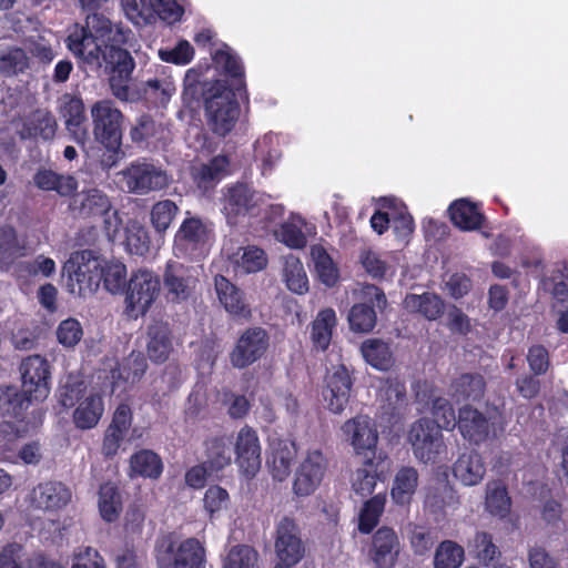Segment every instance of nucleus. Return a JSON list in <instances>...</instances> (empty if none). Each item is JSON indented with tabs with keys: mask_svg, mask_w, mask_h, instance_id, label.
<instances>
[{
	"mask_svg": "<svg viewBox=\"0 0 568 568\" xmlns=\"http://www.w3.org/2000/svg\"><path fill=\"white\" fill-rule=\"evenodd\" d=\"M129 31L112 24L104 16L88 14L85 27H74L67 39L68 49L92 71L104 69L110 73L112 94L121 100H130L128 85L134 69V61L126 50Z\"/></svg>",
	"mask_w": 568,
	"mask_h": 568,
	"instance_id": "obj_1",
	"label": "nucleus"
},
{
	"mask_svg": "<svg viewBox=\"0 0 568 568\" xmlns=\"http://www.w3.org/2000/svg\"><path fill=\"white\" fill-rule=\"evenodd\" d=\"M21 392L13 386H0V402L8 413L19 416L33 402H43L50 394V366L40 355L28 356L20 365Z\"/></svg>",
	"mask_w": 568,
	"mask_h": 568,
	"instance_id": "obj_2",
	"label": "nucleus"
},
{
	"mask_svg": "<svg viewBox=\"0 0 568 568\" xmlns=\"http://www.w3.org/2000/svg\"><path fill=\"white\" fill-rule=\"evenodd\" d=\"M213 241V225L187 212L175 232L173 254L178 258L199 261L209 254Z\"/></svg>",
	"mask_w": 568,
	"mask_h": 568,
	"instance_id": "obj_3",
	"label": "nucleus"
},
{
	"mask_svg": "<svg viewBox=\"0 0 568 568\" xmlns=\"http://www.w3.org/2000/svg\"><path fill=\"white\" fill-rule=\"evenodd\" d=\"M207 124L219 134H227L235 125L240 108L232 89L224 81L216 80L204 92Z\"/></svg>",
	"mask_w": 568,
	"mask_h": 568,
	"instance_id": "obj_4",
	"label": "nucleus"
},
{
	"mask_svg": "<svg viewBox=\"0 0 568 568\" xmlns=\"http://www.w3.org/2000/svg\"><path fill=\"white\" fill-rule=\"evenodd\" d=\"M70 294L87 297L93 295L102 280V262L91 251L71 254L62 267Z\"/></svg>",
	"mask_w": 568,
	"mask_h": 568,
	"instance_id": "obj_5",
	"label": "nucleus"
},
{
	"mask_svg": "<svg viewBox=\"0 0 568 568\" xmlns=\"http://www.w3.org/2000/svg\"><path fill=\"white\" fill-rule=\"evenodd\" d=\"M115 178L121 190L139 195L163 190L170 184L166 172L144 159L131 162Z\"/></svg>",
	"mask_w": 568,
	"mask_h": 568,
	"instance_id": "obj_6",
	"label": "nucleus"
},
{
	"mask_svg": "<svg viewBox=\"0 0 568 568\" xmlns=\"http://www.w3.org/2000/svg\"><path fill=\"white\" fill-rule=\"evenodd\" d=\"M159 568H205L204 545L196 538H187L175 546L169 537L161 538L155 547Z\"/></svg>",
	"mask_w": 568,
	"mask_h": 568,
	"instance_id": "obj_7",
	"label": "nucleus"
},
{
	"mask_svg": "<svg viewBox=\"0 0 568 568\" xmlns=\"http://www.w3.org/2000/svg\"><path fill=\"white\" fill-rule=\"evenodd\" d=\"M159 276L148 268L133 271L125 286L124 311L131 318L144 316L160 295Z\"/></svg>",
	"mask_w": 568,
	"mask_h": 568,
	"instance_id": "obj_8",
	"label": "nucleus"
},
{
	"mask_svg": "<svg viewBox=\"0 0 568 568\" xmlns=\"http://www.w3.org/2000/svg\"><path fill=\"white\" fill-rule=\"evenodd\" d=\"M94 139L116 152L122 144L123 114L111 100L94 102L90 109Z\"/></svg>",
	"mask_w": 568,
	"mask_h": 568,
	"instance_id": "obj_9",
	"label": "nucleus"
},
{
	"mask_svg": "<svg viewBox=\"0 0 568 568\" xmlns=\"http://www.w3.org/2000/svg\"><path fill=\"white\" fill-rule=\"evenodd\" d=\"M356 300L363 301L353 305L348 313L349 327L354 332L368 333L376 325V313L373 307L384 310L387 298L384 292L373 284L357 283L353 288Z\"/></svg>",
	"mask_w": 568,
	"mask_h": 568,
	"instance_id": "obj_10",
	"label": "nucleus"
},
{
	"mask_svg": "<svg viewBox=\"0 0 568 568\" xmlns=\"http://www.w3.org/2000/svg\"><path fill=\"white\" fill-rule=\"evenodd\" d=\"M408 440L415 457L425 464L435 463L446 453L440 429L435 422L427 418H422L412 425Z\"/></svg>",
	"mask_w": 568,
	"mask_h": 568,
	"instance_id": "obj_11",
	"label": "nucleus"
},
{
	"mask_svg": "<svg viewBox=\"0 0 568 568\" xmlns=\"http://www.w3.org/2000/svg\"><path fill=\"white\" fill-rule=\"evenodd\" d=\"M462 436L473 444L497 437L504 430V423L497 414L486 417L479 410L465 406L459 409L457 422Z\"/></svg>",
	"mask_w": 568,
	"mask_h": 568,
	"instance_id": "obj_12",
	"label": "nucleus"
},
{
	"mask_svg": "<svg viewBox=\"0 0 568 568\" xmlns=\"http://www.w3.org/2000/svg\"><path fill=\"white\" fill-rule=\"evenodd\" d=\"M327 466V459L321 450H308L295 469L293 493L298 497L312 495L321 486Z\"/></svg>",
	"mask_w": 568,
	"mask_h": 568,
	"instance_id": "obj_13",
	"label": "nucleus"
},
{
	"mask_svg": "<svg viewBox=\"0 0 568 568\" xmlns=\"http://www.w3.org/2000/svg\"><path fill=\"white\" fill-rule=\"evenodd\" d=\"M274 548L278 559L276 566L293 568L302 560L305 549L294 519L283 517L276 524Z\"/></svg>",
	"mask_w": 568,
	"mask_h": 568,
	"instance_id": "obj_14",
	"label": "nucleus"
},
{
	"mask_svg": "<svg viewBox=\"0 0 568 568\" xmlns=\"http://www.w3.org/2000/svg\"><path fill=\"white\" fill-rule=\"evenodd\" d=\"M270 345L267 332L262 327L246 328L237 338L230 353V362L235 368H245L264 356Z\"/></svg>",
	"mask_w": 568,
	"mask_h": 568,
	"instance_id": "obj_15",
	"label": "nucleus"
},
{
	"mask_svg": "<svg viewBox=\"0 0 568 568\" xmlns=\"http://www.w3.org/2000/svg\"><path fill=\"white\" fill-rule=\"evenodd\" d=\"M72 499L71 489L62 481L47 480L38 484L29 495L30 506L38 510L55 513Z\"/></svg>",
	"mask_w": 568,
	"mask_h": 568,
	"instance_id": "obj_16",
	"label": "nucleus"
},
{
	"mask_svg": "<svg viewBox=\"0 0 568 568\" xmlns=\"http://www.w3.org/2000/svg\"><path fill=\"white\" fill-rule=\"evenodd\" d=\"M236 463L240 470L248 478L254 477L261 468V444L256 432L244 426L235 439Z\"/></svg>",
	"mask_w": 568,
	"mask_h": 568,
	"instance_id": "obj_17",
	"label": "nucleus"
},
{
	"mask_svg": "<svg viewBox=\"0 0 568 568\" xmlns=\"http://www.w3.org/2000/svg\"><path fill=\"white\" fill-rule=\"evenodd\" d=\"M59 111L71 139L80 145H85L89 131L85 125L87 116L82 99L68 93L63 94L59 100Z\"/></svg>",
	"mask_w": 568,
	"mask_h": 568,
	"instance_id": "obj_18",
	"label": "nucleus"
},
{
	"mask_svg": "<svg viewBox=\"0 0 568 568\" xmlns=\"http://www.w3.org/2000/svg\"><path fill=\"white\" fill-rule=\"evenodd\" d=\"M399 552L400 541L394 529L381 527L373 535L368 556L377 568L394 567Z\"/></svg>",
	"mask_w": 568,
	"mask_h": 568,
	"instance_id": "obj_19",
	"label": "nucleus"
},
{
	"mask_svg": "<svg viewBox=\"0 0 568 568\" xmlns=\"http://www.w3.org/2000/svg\"><path fill=\"white\" fill-rule=\"evenodd\" d=\"M164 285L174 300H186L196 283V270L180 262L169 261L163 275Z\"/></svg>",
	"mask_w": 568,
	"mask_h": 568,
	"instance_id": "obj_20",
	"label": "nucleus"
},
{
	"mask_svg": "<svg viewBox=\"0 0 568 568\" xmlns=\"http://www.w3.org/2000/svg\"><path fill=\"white\" fill-rule=\"evenodd\" d=\"M214 287L220 303L230 315L245 321L251 318L252 310L243 291L222 275L215 276Z\"/></svg>",
	"mask_w": 568,
	"mask_h": 568,
	"instance_id": "obj_21",
	"label": "nucleus"
},
{
	"mask_svg": "<svg viewBox=\"0 0 568 568\" xmlns=\"http://www.w3.org/2000/svg\"><path fill=\"white\" fill-rule=\"evenodd\" d=\"M132 424V410L129 405L120 404L110 425L105 429L101 452L104 457H113L118 454L121 444Z\"/></svg>",
	"mask_w": 568,
	"mask_h": 568,
	"instance_id": "obj_22",
	"label": "nucleus"
},
{
	"mask_svg": "<svg viewBox=\"0 0 568 568\" xmlns=\"http://www.w3.org/2000/svg\"><path fill=\"white\" fill-rule=\"evenodd\" d=\"M342 432L357 454L371 450L377 444L378 435L368 416L358 415L346 420Z\"/></svg>",
	"mask_w": 568,
	"mask_h": 568,
	"instance_id": "obj_23",
	"label": "nucleus"
},
{
	"mask_svg": "<svg viewBox=\"0 0 568 568\" xmlns=\"http://www.w3.org/2000/svg\"><path fill=\"white\" fill-rule=\"evenodd\" d=\"M224 252L234 272L240 275L261 272L268 263L265 251L256 245L241 246L234 252L225 247Z\"/></svg>",
	"mask_w": 568,
	"mask_h": 568,
	"instance_id": "obj_24",
	"label": "nucleus"
},
{
	"mask_svg": "<svg viewBox=\"0 0 568 568\" xmlns=\"http://www.w3.org/2000/svg\"><path fill=\"white\" fill-rule=\"evenodd\" d=\"M314 230L301 215L292 214L275 231V237L287 247L300 250L306 246L307 237L314 234Z\"/></svg>",
	"mask_w": 568,
	"mask_h": 568,
	"instance_id": "obj_25",
	"label": "nucleus"
},
{
	"mask_svg": "<svg viewBox=\"0 0 568 568\" xmlns=\"http://www.w3.org/2000/svg\"><path fill=\"white\" fill-rule=\"evenodd\" d=\"M230 173V159L219 154L207 163L194 165L191 171L192 179L199 189L207 191L216 185Z\"/></svg>",
	"mask_w": 568,
	"mask_h": 568,
	"instance_id": "obj_26",
	"label": "nucleus"
},
{
	"mask_svg": "<svg viewBox=\"0 0 568 568\" xmlns=\"http://www.w3.org/2000/svg\"><path fill=\"white\" fill-rule=\"evenodd\" d=\"M104 414V399L100 393L91 392L75 406L72 419L77 428H94Z\"/></svg>",
	"mask_w": 568,
	"mask_h": 568,
	"instance_id": "obj_27",
	"label": "nucleus"
},
{
	"mask_svg": "<svg viewBox=\"0 0 568 568\" xmlns=\"http://www.w3.org/2000/svg\"><path fill=\"white\" fill-rule=\"evenodd\" d=\"M71 205L82 217L102 216L112 209L110 197L99 189H90L78 193Z\"/></svg>",
	"mask_w": 568,
	"mask_h": 568,
	"instance_id": "obj_28",
	"label": "nucleus"
},
{
	"mask_svg": "<svg viewBox=\"0 0 568 568\" xmlns=\"http://www.w3.org/2000/svg\"><path fill=\"white\" fill-rule=\"evenodd\" d=\"M296 456L295 444L288 439H277L271 443V454L267 463L274 479L283 481L291 473V464Z\"/></svg>",
	"mask_w": 568,
	"mask_h": 568,
	"instance_id": "obj_29",
	"label": "nucleus"
},
{
	"mask_svg": "<svg viewBox=\"0 0 568 568\" xmlns=\"http://www.w3.org/2000/svg\"><path fill=\"white\" fill-rule=\"evenodd\" d=\"M419 483L418 471L410 466H404L395 474L390 498L398 506L409 505L417 490Z\"/></svg>",
	"mask_w": 568,
	"mask_h": 568,
	"instance_id": "obj_30",
	"label": "nucleus"
},
{
	"mask_svg": "<svg viewBox=\"0 0 568 568\" xmlns=\"http://www.w3.org/2000/svg\"><path fill=\"white\" fill-rule=\"evenodd\" d=\"M453 473L463 485L475 486L483 480L486 467L481 456L476 452H470L458 457Z\"/></svg>",
	"mask_w": 568,
	"mask_h": 568,
	"instance_id": "obj_31",
	"label": "nucleus"
},
{
	"mask_svg": "<svg viewBox=\"0 0 568 568\" xmlns=\"http://www.w3.org/2000/svg\"><path fill=\"white\" fill-rule=\"evenodd\" d=\"M448 212L452 222L463 231L478 230L485 221L478 205L466 199H459L453 202Z\"/></svg>",
	"mask_w": 568,
	"mask_h": 568,
	"instance_id": "obj_32",
	"label": "nucleus"
},
{
	"mask_svg": "<svg viewBox=\"0 0 568 568\" xmlns=\"http://www.w3.org/2000/svg\"><path fill=\"white\" fill-rule=\"evenodd\" d=\"M336 325L337 316L332 307H325L317 312L311 324V339L316 348L327 349Z\"/></svg>",
	"mask_w": 568,
	"mask_h": 568,
	"instance_id": "obj_33",
	"label": "nucleus"
},
{
	"mask_svg": "<svg viewBox=\"0 0 568 568\" xmlns=\"http://www.w3.org/2000/svg\"><path fill=\"white\" fill-rule=\"evenodd\" d=\"M27 253V245L16 230L0 225V268L8 270L17 258L26 256Z\"/></svg>",
	"mask_w": 568,
	"mask_h": 568,
	"instance_id": "obj_34",
	"label": "nucleus"
},
{
	"mask_svg": "<svg viewBox=\"0 0 568 568\" xmlns=\"http://www.w3.org/2000/svg\"><path fill=\"white\" fill-rule=\"evenodd\" d=\"M146 353L149 358L155 363L165 362L172 351L170 331L166 324L155 323L148 331Z\"/></svg>",
	"mask_w": 568,
	"mask_h": 568,
	"instance_id": "obj_35",
	"label": "nucleus"
},
{
	"mask_svg": "<svg viewBox=\"0 0 568 568\" xmlns=\"http://www.w3.org/2000/svg\"><path fill=\"white\" fill-rule=\"evenodd\" d=\"M119 243L124 245L129 253L143 256L150 251L149 231L138 220H128L124 224L122 240Z\"/></svg>",
	"mask_w": 568,
	"mask_h": 568,
	"instance_id": "obj_36",
	"label": "nucleus"
},
{
	"mask_svg": "<svg viewBox=\"0 0 568 568\" xmlns=\"http://www.w3.org/2000/svg\"><path fill=\"white\" fill-rule=\"evenodd\" d=\"M403 304L409 313H418L429 321L437 320L444 310L443 301L433 293L408 294Z\"/></svg>",
	"mask_w": 568,
	"mask_h": 568,
	"instance_id": "obj_37",
	"label": "nucleus"
},
{
	"mask_svg": "<svg viewBox=\"0 0 568 568\" xmlns=\"http://www.w3.org/2000/svg\"><path fill=\"white\" fill-rule=\"evenodd\" d=\"M282 277L286 287L294 294L303 295L310 290L303 263L293 254H288L283 258Z\"/></svg>",
	"mask_w": 568,
	"mask_h": 568,
	"instance_id": "obj_38",
	"label": "nucleus"
},
{
	"mask_svg": "<svg viewBox=\"0 0 568 568\" xmlns=\"http://www.w3.org/2000/svg\"><path fill=\"white\" fill-rule=\"evenodd\" d=\"M34 184L43 191H55L61 196L71 195L78 189L71 175H60L51 170H39L33 176Z\"/></svg>",
	"mask_w": 568,
	"mask_h": 568,
	"instance_id": "obj_39",
	"label": "nucleus"
},
{
	"mask_svg": "<svg viewBox=\"0 0 568 568\" xmlns=\"http://www.w3.org/2000/svg\"><path fill=\"white\" fill-rule=\"evenodd\" d=\"M176 85L173 78L162 72L144 82L143 93L151 102L165 106L175 94Z\"/></svg>",
	"mask_w": 568,
	"mask_h": 568,
	"instance_id": "obj_40",
	"label": "nucleus"
},
{
	"mask_svg": "<svg viewBox=\"0 0 568 568\" xmlns=\"http://www.w3.org/2000/svg\"><path fill=\"white\" fill-rule=\"evenodd\" d=\"M485 381L479 374H463L450 386V395L457 402L478 400L485 392Z\"/></svg>",
	"mask_w": 568,
	"mask_h": 568,
	"instance_id": "obj_41",
	"label": "nucleus"
},
{
	"mask_svg": "<svg viewBox=\"0 0 568 568\" xmlns=\"http://www.w3.org/2000/svg\"><path fill=\"white\" fill-rule=\"evenodd\" d=\"M163 470V464L158 454L149 449H142L130 458V476L145 478H159Z\"/></svg>",
	"mask_w": 568,
	"mask_h": 568,
	"instance_id": "obj_42",
	"label": "nucleus"
},
{
	"mask_svg": "<svg viewBox=\"0 0 568 568\" xmlns=\"http://www.w3.org/2000/svg\"><path fill=\"white\" fill-rule=\"evenodd\" d=\"M98 508L104 521H115L122 510V498L119 488L113 483H105L99 489Z\"/></svg>",
	"mask_w": 568,
	"mask_h": 568,
	"instance_id": "obj_43",
	"label": "nucleus"
},
{
	"mask_svg": "<svg viewBox=\"0 0 568 568\" xmlns=\"http://www.w3.org/2000/svg\"><path fill=\"white\" fill-rule=\"evenodd\" d=\"M364 359L374 368L387 371L394 364L392 351L387 343L381 339H367L361 347Z\"/></svg>",
	"mask_w": 568,
	"mask_h": 568,
	"instance_id": "obj_44",
	"label": "nucleus"
},
{
	"mask_svg": "<svg viewBox=\"0 0 568 568\" xmlns=\"http://www.w3.org/2000/svg\"><path fill=\"white\" fill-rule=\"evenodd\" d=\"M379 478L377 464L368 459L352 474V490L361 497H367L375 490Z\"/></svg>",
	"mask_w": 568,
	"mask_h": 568,
	"instance_id": "obj_45",
	"label": "nucleus"
},
{
	"mask_svg": "<svg viewBox=\"0 0 568 568\" xmlns=\"http://www.w3.org/2000/svg\"><path fill=\"white\" fill-rule=\"evenodd\" d=\"M278 136L273 133L263 135L255 142V154L262 162L264 175L271 173L282 158Z\"/></svg>",
	"mask_w": 568,
	"mask_h": 568,
	"instance_id": "obj_46",
	"label": "nucleus"
},
{
	"mask_svg": "<svg viewBox=\"0 0 568 568\" xmlns=\"http://www.w3.org/2000/svg\"><path fill=\"white\" fill-rule=\"evenodd\" d=\"M257 194L247 185L237 184L229 189L224 209L231 214L237 215L251 211L257 204Z\"/></svg>",
	"mask_w": 568,
	"mask_h": 568,
	"instance_id": "obj_47",
	"label": "nucleus"
},
{
	"mask_svg": "<svg viewBox=\"0 0 568 568\" xmlns=\"http://www.w3.org/2000/svg\"><path fill=\"white\" fill-rule=\"evenodd\" d=\"M24 131L30 138H42L50 140L57 131V121L53 115L45 110H37L26 120Z\"/></svg>",
	"mask_w": 568,
	"mask_h": 568,
	"instance_id": "obj_48",
	"label": "nucleus"
},
{
	"mask_svg": "<svg viewBox=\"0 0 568 568\" xmlns=\"http://www.w3.org/2000/svg\"><path fill=\"white\" fill-rule=\"evenodd\" d=\"M381 205L394 212L392 224L396 235L402 239L408 237L413 233L414 223L403 202L395 197H382Z\"/></svg>",
	"mask_w": 568,
	"mask_h": 568,
	"instance_id": "obj_49",
	"label": "nucleus"
},
{
	"mask_svg": "<svg viewBox=\"0 0 568 568\" xmlns=\"http://www.w3.org/2000/svg\"><path fill=\"white\" fill-rule=\"evenodd\" d=\"M486 510L498 518L508 516L511 509V500L506 488L499 483H489L486 486Z\"/></svg>",
	"mask_w": 568,
	"mask_h": 568,
	"instance_id": "obj_50",
	"label": "nucleus"
},
{
	"mask_svg": "<svg viewBox=\"0 0 568 568\" xmlns=\"http://www.w3.org/2000/svg\"><path fill=\"white\" fill-rule=\"evenodd\" d=\"M465 559L464 548L453 540L442 541L434 554V568H459Z\"/></svg>",
	"mask_w": 568,
	"mask_h": 568,
	"instance_id": "obj_51",
	"label": "nucleus"
},
{
	"mask_svg": "<svg viewBox=\"0 0 568 568\" xmlns=\"http://www.w3.org/2000/svg\"><path fill=\"white\" fill-rule=\"evenodd\" d=\"M223 568H260L258 552L247 545L234 546L225 555Z\"/></svg>",
	"mask_w": 568,
	"mask_h": 568,
	"instance_id": "obj_52",
	"label": "nucleus"
},
{
	"mask_svg": "<svg viewBox=\"0 0 568 568\" xmlns=\"http://www.w3.org/2000/svg\"><path fill=\"white\" fill-rule=\"evenodd\" d=\"M29 68V58L21 48H9L0 52V73L6 77L17 75Z\"/></svg>",
	"mask_w": 568,
	"mask_h": 568,
	"instance_id": "obj_53",
	"label": "nucleus"
},
{
	"mask_svg": "<svg viewBox=\"0 0 568 568\" xmlns=\"http://www.w3.org/2000/svg\"><path fill=\"white\" fill-rule=\"evenodd\" d=\"M541 519L550 536L568 534V521L562 517V508L559 503L547 500L541 508Z\"/></svg>",
	"mask_w": 568,
	"mask_h": 568,
	"instance_id": "obj_54",
	"label": "nucleus"
},
{
	"mask_svg": "<svg viewBox=\"0 0 568 568\" xmlns=\"http://www.w3.org/2000/svg\"><path fill=\"white\" fill-rule=\"evenodd\" d=\"M312 257L320 281L328 287L334 286L338 281V270L331 256L323 247L315 246L312 248Z\"/></svg>",
	"mask_w": 568,
	"mask_h": 568,
	"instance_id": "obj_55",
	"label": "nucleus"
},
{
	"mask_svg": "<svg viewBox=\"0 0 568 568\" xmlns=\"http://www.w3.org/2000/svg\"><path fill=\"white\" fill-rule=\"evenodd\" d=\"M469 549L483 565L490 564L500 555L498 547L493 541L491 535L484 531L476 532L470 541Z\"/></svg>",
	"mask_w": 568,
	"mask_h": 568,
	"instance_id": "obj_56",
	"label": "nucleus"
},
{
	"mask_svg": "<svg viewBox=\"0 0 568 568\" xmlns=\"http://www.w3.org/2000/svg\"><path fill=\"white\" fill-rule=\"evenodd\" d=\"M179 212V206L171 200L155 203L150 212L152 226L158 233H164Z\"/></svg>",
	"mask_w": 568,
	"mask_h": 568,
	"instance_id": "obj_57",
	"label": "nucleus"
},
{
	"mask_svg": "<svg viewBox=\"0 0 568 568\" xmlns=\"http://www.w3.org/2000/svg\"><path fill=\"white\" fill-rule=\"evenodd\" d=\"M386 503V496L383 494L375 495L364 504L359 516V530L369 532L378 523Z\"/></svg>",
	"mask_w": 568,
	"mask_h": 568,
	"instance_id": "obj_58",
	"label": "nucleus"
},
{
	"mask_svg": "<svg viewBox=\"0 0 568 568\" xmlns=\"http://www.w3.org/2000/svg\"><path fill=\"white\" fill-rule=\"evenodd\" d=\"M87 395L85 383L77 376H69L59 388V402L65 408L75 407Z\"/></svg>",
	"mask_w": 568,
	"mask_h": 568,
	"instance_id": "obj_59",
	"label": "nucleus"
},
{
	"mask_svg": "<svg viewBox=\"0 0 568 568\" xmlns=\"http://www.w3.org/2000/svg\"><path fill=\"white\" fill-rule=\"evenodd\" d=\"M126 267L121 262L102 264V278L105 288L115 294L122 292L125 285Z\"/></svg>",
	"mask_w": 568,
	"mask_h": 568,
	"instance_id": "obj_60",
	"label": "nucleus"
},
{
	"mask_svg": "<svg viewBox=\"0 0 568 568\" xmlns=\"http://www.w3.org/2000/svg\"><path fill=\"white\" fill-rule=\"evenodd\" d=\"M405 398V386L397 378L386 379L379 388L378 399L387 409H395Z\"/></svg>",
	"mask_w": 568,
	"mask_h": 568,
	"instance_id": "obj_61",
	"label": "nucleus"
},
{
	"mask_svg": "<svg viewBox=\"0 0 568 568\" xmlns=\"http://www.w3.org/2000/svg\"><path fill=\"white\" fill-rule=\"evenodd\" d=\"M231 452L223 439H214L207 448V460L210 473L224 469L231 464Z\"/></svg>",
	"mask_w": 568,
	"mask_h": 568,
	"instance_id": "obj_62",
	"label": "nucleus"
},
{
	"mask_svg": "<svg viewBox=\"0 0 568 568\" xmlns=\"http://www.w3.org/2000/svg\"><path fill=\"white\" fill-rule=\"evenodd\" d=\"M126 17L134 23H150L154 20V9L150 0H121Z\"/></svg>",
	"mask_w": 568,
	"mask_h": 568,
	"instance_id": "obj_63",
	"label": "nucleus"
},
{
	"mask_svg": "<svg viewBox=\"0 0 568 568\" xmlns=\"http://www.w3.org/2000/svg\"><path fill=\"white\" fill-rule=\"evenodd\" d=\"M425 504L433 513H439L447 507L454 508L457 505V497L449 486L442 485L436 490L427 494Z\"/></svg>",
	"mask_w": 568,
	"mask_h": 568,
	"instance_id": "obj_64",
	"label": "nucleus"
}]
</instances>
